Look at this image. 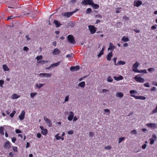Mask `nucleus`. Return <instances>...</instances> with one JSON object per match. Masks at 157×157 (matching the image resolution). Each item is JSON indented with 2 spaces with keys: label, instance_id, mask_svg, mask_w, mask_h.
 <instances>
[{
  "label": "nucleus",
  "instance_id": "nucleus-17",
  "mask_svg": "<svg viewBox=\"0 0 157 157\" xmlns=\"http://www.w3.org/2000/svg\"><path fill=\"white\" fill-rule=\"evenodd\" d=\"M79 66H76L75 67H71L70 68V70L71 71H76L79 69Z\"/></svg>",
  "mask_w": 157,
  "mask_h": 157
},
{
  "label": "nucleus",
  "instance_id": "nucleus-4",
  "mask_svg": "<svg viewBox=\"0 0 157 157\" xmlns=\"http://www.w3.org/2000/svg\"><path fill=\"white\" fill-rule=\"evenodd\" d=\"M89 29L91 34H94L96 32L97 28L94 26L90 25L88 26Z\"/></svg>",
  "mask_w": 157,
  "mask_h": 157
},
{
  "label": "nucleus",
  "instance_id": "nucleus-1",
  "mask_svg": "<svg viewBox=\"0 0 157 157\" xmlns=\"http://www.w3.org/2000/svg\"><path fill=\"white\" fill-rule=\"evenodd\" d=\"M137 91L136 90H132L130 91V93L131 94V96L134 98L136 99H140L142 100H145L146 99V98L144 96H136L134 95H132V93H136Z\"/></svg>",
  "mask_w": 157,
  "mask_h": 157
},
{
  "label": "nucleus",
  "instance_id": "nucleus-20",
  "mask_svg": "<svg viewBox=\"0 0 157 157\" xmlns=\"http://www.w3.org/2000/svg\"><path fill=\"white\" fill-rule=\"evenodd\" d=\"M54 23L55 24L57 28L59 27L61 25L60 22L55 20L54 21Z\"/></svg>",
  "mask_w": 157,
  "mask_h": 157
},
{
  "label": "nucleus",
  "instance_id": "nucleus-35",
  "mask_svg": "<svg viewBox=\"0 0 157 157\" xmlns=\"http://www.w3.org/2000/svg\"><path fill=\"white\" fill-rule=\"evenodd\" d=\"M16 111L15 110H13L11 113L10 114V116L11 117L13 118L15 114L16 113Z\"/></svg>",
  "mask_w": 157,
  "mask_h": 157
},
{
  "label": "nucleus",
  "instance_id": "nucleus-40",
  "mask_svg": "<svg viewBox=\"0 0 157 157\" xmlns=\"http://www.w3.org/2000/svg\"><path fill=\"white\" fill-rule=\"evenodd\" d=\"M37 93H32L30 94V96L31 98H33L34 97L35 95L37 94Z\"/></svg>",
  "mask_w": 157,
  "mask_h": 157
},
{
  "label": "nucleus",
  "instance_id": "nucleus-36",
  "mask_svg": "<svg viewBox=\"0 0 157 157\" xmlns=\"http://www.w3.org/2000/svg\"><path fill=\"white\" fill-rule=\"evenodd\" d=\"M59 133L57 134L55 136V137H56V139L57 140H59L61 139V137L60 136H59Z\"/></svg>",
  "mask_w": 157,
  "mask_h": 157
},
{
  "label": "nucleus",
  "instance_id": "nucleus-46",
  "mask_svg": "<svg viewBox=\"0 0 157 157\" xmlns=\"http://www.w3.org/2000/svg\"><path fill=\"white\" fill-rule=\"evenodd\" d=\"M152 112L153 113H157V105L156 106V108L153 110Z\"/></svg>",
  "mask_w": 157,
  "mask_h": 157
},
{
  "label": "nucleus",
  "instance_id": "nucleus-5",
  "mask_svg": "<svg viewBox=\"0 0 157 157\" xmlns=\"http://www.w3.org/2000/svg\"><path fill=\"white\" fill-rule=\"evenodd\" d=\"M76 11V10H74L72 12H67L64 13H63V16L67 17H69L71 16Z\"/></svg>",
  "mask_w": 157,
  "mask_h": 157
},
{
  "label": "nucleus",
  "instance_id": "nucleus-21",
  "mask_svg": "<svg viewBox=\"0 0 157 157\" xmlns=\"http://www.w3.org/2000/svg\"><path fill=\"white\" fill-rule=\"evenodd\" d=\"M134 72H135L139 73H147V71L145 69H144V70H137V71L136 70V71H134Z\"/></svg>",
  "mask_w": 157,
  "mask_h": 157
},
{
  "label": "nucleus",
  "instance_id": "nucleus-30",
  "mask_svg": "<svg viewBox=\"0 0 157 157\" xmlns=\"http://www.w3.org/2000/svg\"><path fill=\"white\" fill-rule=\"evenodd\" d=\"M4 147L6 149L10 148V142L8 141H7L5 143V145H4Z\"/></svg>",
  "mask_w": 157,
  "mask_h": 157
},
{
  "label": "nucleus",
  "instance_id": "nucleus-18",
  "mask_svg": "<svg viewBox=\"0 0 157 157\" xmlns=\"http://www.w3.org/2000/svg\"><path fill=\"white\" fill-rule=\"evenodd\" d=\"M51 74L48 73H40V77H49L51 76Z\"/></svg>",
  "mask_w": 157,
  "mask_h": 157
},
{
  "label": "nucleus",
  "instance_id": "nucleus-15",
  "mask_svg": "<svg viewBox=\"0 0 157 157\" xmlns=\"http://www.w3.org/2000/svg\"><path fill=\"white\" fill-rule=\"evenodd\" d=\"M116 48V47L115 46L113 45V44L110 42L109 44V47L108 48V50H111V51H113Z\"/></svg>",
  "mask_w": 157,
  "mask_h": 157
},
{
  "label": "nucleus",
  "instance_id": "nucleus-12",
  "mask_svg": "<svg viewBox=\"0 0 157 157\" xmlns=\"http://www.w3.org/2000/svg\"><path fill=\"white\" fill-rule=\"evenodd\" d=\"M44 119L46 121L47 124L48 125V126L49 127H51L52 125V124L50 120L48 119L47 118L45 117H44Z\"/></svg>",
  "mask_w": 157,
  "mask_h": 157
},
{
  "label": "nucleus",
  "instance_id": "nucleus-57",
  "mask_svg": "<svg viewBox=\"0 0 157 157\" xmlns=\"http://www.w3.org/2000/svg\"><path fill=\"white\" fill-rule=\"evenodd\" d=\"M156 90V88L155 87H153L151 89V91H155Z\"/></svg>",
  "mask_w": 157,
  "mask_h": 157
},
{
  "label": "nucleus",
  "instance_id": "nucleus-26",
  "mask_svg": "<svg viewBox=\"0 0 157 157\" xmlns=\"http://www.w3.org/2000/svg\"><path fill=\"white\" fill-rule=\"evenodd\" d=\"M121 40L124 42H126L129 41L128 38L126 36H124L122 38Z\"/></svg>",
  "mask_w": 157,
  "mask_h": 157
},
{
  "label": "nucleus",
  "instance_id": "nucleus-37",
  "mask_svg": "<svg viewBox=\"0 0 157 157\" xmlns=\"http://www.w3.org/2000/svg\"><path fill=\"white\" fill-rule=\"evenodd\" d=\"M107 80L108 82H111L113 81V79L110 76H109L107 78Z\"/></svg>",
  "mask_w": 157,
  "mask_h": 157
},
{
  "label": "nucleus",
  "instance_id": "nucleus-8",
  "mask_svg": "<svg viewBox=\"0 0 157 157\" xmlns=\"http://www.w3.org/2000/svg\"><path fill=\"white\" fill-rule=\"evenodd\" d=\"M82 3L85 5H91L93 3V2L92 0H84L82 1Z\"/></svg>",
  "mask_w": 157,
  "mask_h": 157
},
{
  "label": "nucleus",
  "instance_id": "nucleus-38",
  "mask_svg": "<svg viewBox=\"0 0 157 157\" xmlns=\"http://www.w3.org/2000/svg\"><path fill=\"white\" fill-rule=\"evenodd\" d=\"M92 12V10L90 8H88L86 10V13L87 14L90 13L91 12Z\"/></svg>",
  "mask_w": 157,
  "mask_h": 157
},
{
  "label": "nucleus",
  "instance_id": "nucleus-48",
  "mask_svg": "<svg viewBox=\"0 0 157 157\" xmlns=\"http://www.w3.org/2000/svg\"><path fill=\"white\" fill-rule=\"evenodd\" d=\"M16 133H20L21 132V131L19 129H16L15 130Z\"/></svg>",
  "mask_w": 157,
  "mask_h": 157
},
{
  "label": "nucleus",
  "instance_id": "nucleus-27",
  "mask_svg": "<svg viewBox=\"0 0 157 157\" xmlns=\"http://www.w3.org/2000/svg\"><path fill=\"white\" fill-rule=\"evenodd\" d=\"M124 96L122 92H118L117 93L116 96L120 98H122Z\"/></svg>",
  "mask_w": 157,
  "mask_h": 157
},
{
  "label": "nucleus",
  "instance_id": "nucleus-43",
  "mask_svg": "<svg viewBox=\"0 0 157 157\" xmlns=\"http://www.w3.org/2000/svg\"><path fill=\"white\" fill-rule=\"evenodd\" d=\"M4 81L3 80H0V87H2L3 85L4 84Z\"/></svg>",
  "mask_w": 157,
  "mask_h": 157
},
{
  "label": "nucleus",
  "instance_id": "nucleus-59",
  "mask_svg": "<svg viewBox=\"0 0 157 157\" xmlns=\"http://www.w3.org/2000/svg\"><path fill=\"white\" fill-rule=\"evenodd\" d=\"M94 135V133L93 132H90L89 133V136H90L92 137Z\"/></svg>",
  "mask_w": 157,
  "mask_h": 157
},
{
  "label": "nucleus",
  "instance_id": "nucleus-47",
  "mask_svg": "<svg viewBox=\"0 0 157 157\" xmlns=\"http://www.w3.org/2000/svg\"><path fill=\"white\" fill-rule=\"evenodd\" d=\"M147 70L149 72L152 71H155L154 69L153 68H149Z\"/></svg>",
  "mask_w": 157,
  "mask_h": 157
},
{
  "label": "nucleus",
  "instance_id": "nucleus-55",
  "mask_svg": "<svg viewBox=\"0 0 157 157\" xmlns=\"http://www.w3.org/2000/svg\"><path fill=\"white\" fill-rule=\"evenodd\" d=\"M23 49L24 50L27 51L29 50V49L27 47L25 46L24 47Z\"/></svg>",
  "mask_w": 157,
  "mask_h": 157
},
{
  "label": "nucleus",
  "instance_id": "nucleus-25",
  "mask_svg": "<svg viewBox=\"0 0 157 157\" xmlns=\"http://www.w3.org/2000/svg\"><path fill=\"white\" fill-rule=\"evenodd\" d=\"M61 62L60 61H59L57 63H53L49 67H56V66H58V65H59V63H60Z\"/></svg>",
  "mask_w": 157,
  "mask_h": 157
},
{
  "label": "nucleus",
  "instance_id": "nucleus-9",
  "mask_svg": "<svg viewBox=\"0 0 157 157\" xmlns=\"http://www.w3.org/2000/svg\"><path fill=\"white\" fill-rule=\"evenodd\" d=\"M25 111L22 110L18 117L20 120L21 121L24 119L25 117Z\"/></svg>",
  "mask_w": 157,
  "mask_h": 157
},
{
  "label": "nucleus",
  "instance_id": "nucleus-7",
  "mask_svg": "<svg viewBox=\"0 0 157 157\" xmlns=\"http://www.w3.org/2000/svg\"><path fill=\"white\" fill-rule=\"evenodd\" d=\"M142 4V2L139 0H135L134 2V6L136 7H139Z\"/></svg>",
  "mask_w": 157,
  "mask_h": 157
},
{
  "label": "nucleus",
  "instance_id": "nucleus-63",
  "mask_svg": "<svg viewBox=\"0 0 157 157\" xmlns=\"http://www.w3.org/2000/svg\"><path fill=\"white\" fill-rule=\"evenodd\" d=\"M152 84L153 85H155L157 86V83L153 81L152 82Z\"/></svg>",
  "mask_w": 157,
  "mask_h": 157
},
{
  "label": "nucleus",
  "instance_id": "nucleus-19",
  "mask_svg": "<svg viewBox=\"0 0 157 157\" xmlns=\"http://www.w3.org/2000/svg\"><path fill=\"white\" fill-rule=\"evenodd\" d=\"M113 56V53L112 51L110 52L107 55V59L108 60H111V58Z\"/></svg>",
  "mask_w": 157,
  "mask_h": 157
},
{
  "label": "nucleus",
  "instance_id": "nucleus-53",
  "mask_svg": "<svg viewBox=\"0 0 157 157\" xmlns=\"http://www.w3.org/2000/svg\"><path fill=\"white\" fill-rule=\"evenodd\" d=\"M123 18L125 20L128 21L129 20V18L128 17H127L126 16H124L123 17Z\"/></svg>",
  "mask_w": 157,
  "mask_h": 157
},
{
  "label": "nucleus",
  "instance_id": "nucleus-41",
  "mask_svg": "<svg viewBox=\"0 0 157 157\" xmlns=\"http://www.w3.org/2000/svg\"><path fill=\"white\" fill-rule=\"evenodd\" d=\"M150 144L151 145L153 144L155 141L154 140L153 138H150Z\"/></svg>",
  "mask_w": 157,
  "mask_h": 157
},
{
  "label": "nucleus",
  "instance_id": "nucleus-61",
  "mask_svg": "<svg viewBox=\"0 0 157 157\" xmlns=\"http://www.w3.org/2000/svg\"><path fill=\"white\" fill-rule=\"evenodd\" d=\"M108 90L106 89H103L102 90V92L103 93H104V92H108Z\"/></svg>",
  "mask_w": 157,
  "mask_h": 157
},
{
  "label": "nucleus",
  "instance_id": "nucleus-33",
  "mask_svg": "<svg viewBox=\"0 0 157 157\" xmlns=\"http://www.w3.org/2000/svg\"><path fill=\"white\" fill-rule=\"evenodd\" d=\"M42 58L43 57L41 55L38 56L36 58V59L37 61H39V60H41L42 59Z\"/></svg>",
  "mask_w": 157,
  "mask_h": 157
},
{
  "label": "nucleus",
  "instance_id": "nucleus-14",
  "mask_svg": "<svg viewBox=\"0 0 157 157\" xmlns=\"http://www.w3.org/2000/svg\"><path fill=\"white\" fill-rule=\"evenodd\" d=\"M113 78L115 80L117 81L123 80L124 78L123 76L121 75H120L118 77L114 76Z\"/></svg>",
  "mask_w": 157,
  "mask_h": 157
},
{
  "label": "nucleus",
  "instance_id": "nucleus-56",
  "mask_svg": "<svg viewBox=\"0 0 157 157\" xmlns=\"http://www.w3.org/2000/svg\"><path fill=\"white\" fill-rule=\"evenodd\" d=\"M147 146V145L145 144H144L142 146V147L143 149H145L146 148Z\"/></svg>",
  "mask_w": 157,
  "mask_h": 157
},
{
  "label": "nucleus",
  "instance_id": "nucleus-52",
  "mask_svg": "<svg viewBox=\"0 0 157 157\" xmlns=\"http://www.w3.org/2000/svg\"><path fill=\"white\" fill-rule=\"evenodd\" d=\"M13 150L14 151L17 152V147H13Z\"/></svg>",
  "mask_w": 157,
  "mask_h": 157
},
{
  "label": "nucleus",
  "instance_id": "nucleus-29",
  "mask_svg": "<svg viewBox=\"0 0 157 157\" xmlns=\"http://www.w3.org/2000/svg\"><path fill=\"white\" fill-rule=\"evenodd\" d=\"M20 97V96L17 94H13L12 95L11 98L13 99H15L19 98Z\"/></svg>",
  "mask_w": 157,
  "mask_h": 157
},
{
  "label": "nucleus",
  "instance_id": "nucleus-50",
  "mask_svg": "<svg viewBox=\"0 0 157 157\" xmlns=\"http://www.w3.org/2000/svg\"><path fill=\"white\" fill-rule=\"evenodd\" d=\"M69 96L68 95L66 96L65 99V102L67 101L69 99Z\"/></svg>",
  "mask_w": 157,
  "mask_h": 157
},
{
  "label": "nucleus",
  "instance_id": "nucleus-44",
  "mask_svg": "<svg viewBox=\"0 0 157 157\" xmlns=\"http://www.w3.org/2000/svg\"><path fill=\"white\" fill-rule=\"evenodd\" d=\"M144 86L147 87H150L149 84L148 82H146L144 84Z\"/></svg>",
  "mask_w": 157,
  "mask_h": 157
},
{
  "label": "nucleus",
  "instance_id": "nucleus-45",
  "mask_svg": "<svg viewBox=\"0 0 157 157\" xmlns=\"http://www.w3.org/2000/svg\"><path fill=\"white\" fill-rule=\"evenodd\" d=\"M111 146H108L105 147V149L108 150L111 149Z\"/></svg>",
  "mask_w": 157,
  "mask_h": 157
},
{
  "label": "nucleus",
  "instance_id": "nucleus-2",
  "mask_svg": "<svg viewBox=\"0 0 157 157\" xmlns=\"http://www.w3.org/2000/svg\"><path fill=\"white\" fill-rule=\"evenodd\" d=\"M67 40L68 42L70 43L75 44V41L73 36L71 35H69L67 36Z\"/></svg>",
  "mask_w": 157,
  "mask_h": 157
},
{
  "label": "nucleus",
  "instance_id": "nucleus-51",
  "mask_svg": "<svg viewBox=\"0 0 157 157\" xmlns=\"http://www.w3.org/2000/svg\"><path fill=\"white\" fill-rule=\"evenodd\" d=\"M131 133L133 134L136 135L137 134V132L135 130H133L131 131Z\"/></svg>",
  "mask_w": 157,
  "mask_h": 157
},
{
  "label": "nucleus",
  "instance_id": "nucleus-3",
  "mask_svg": "<svg viewBox=\"0 0 157 157\" xmlns=\"http://www.w3.org/2000/svg\"><path fill=\"white\" fill-rule=\"evenodd\" d=\"M135 80L138 82L140 83H143L145 81V79L138 75L136 76L134 78Z\"/></svg>",
  "mask_w": 157,
  "mask_h": 157
},
{
  "label": "nucleus",
  "instance_id": "nucleus-16",
  "mask_svg": "<svg viewBox=\"0 0 157 157\" xmlns=\"http://www.w3.org/2000/svg\"><path fill=\"white\" fill-rule=\"evenodd\" d=\"M60 52V51L58 48H56L54 49L53 54L54 55H58Z\"/></svg>",
  "mask_w": 157,
  "mask_h": 157
},
{
  "label": "nucleus",
  "instance_id": "nucleus-49",
  "mask_svg": "<svg viewBox=\"0 0 157 157\" xmlns=\"http://www.w3.org/2000/svg\"><path fill=\"white\" fill-rule=\"evenodd\" d=\"M74 133V131L72 130H71L68 131V134H72Z\"/></svg>",
  "mask_w": 157,
  "mask_h": 157
},
{
  "label": "nucleus",
  "instance_id": "nucleus-10",
  "mask_svg": "<svg viewBox=\"0 0 157 157\" xmlns=\"http://www.w3.org/2000/svg\"><path fill=\"white\" fill-rule=\"evenodd\" d=\"M70 114L68 117V120L69 121H71L73 119L74 116V113L72 111H70L69 112Z\"/></svg>",
  "mask_w": 157,
  "mask_h": 157
},
{
  "label": "nucleus",
  "instance_id": "nucleus-31",
  "mask_svg": "<svg viewBox=\"0 0 157 157\" xmlns=\"http://www.w3.org/2000/svg\"><path fill=\"white\" fill-rule=\"evenodd\" d=\"M92 5L93 8L94 9H97L99 7V6L98 4H94L93 2L92 3Z\"/></svg>",
  "mask_w": 157,
  "mask_h": 157
},
{
  "label": "nucleus",
  "instance_id": "nucleus-54",
  "mask_svg": "<svg viewBox=\"0 0 157 157\" xmlns=\"http://www.w3.org/2000/svg\"><path fill=\"white\" fill-rule=\"evenodd\" d=\"M11 139H12V142L13 143H15V142L16 140V138H15V137L12 138Z\"/></svg>",
  "mask_w": 157,
  "mask_h": 157
},
{
  "label": "nucleus",
  "instance_id": "nucleus-23",
  "mask_svg": "<svg viewBox=\"0 0 157 157\" xmlns=\"http://www.w3.org/2000/svg\"><path fill=\"white\" fill-rule=\"evenodd\" d=\"M78 85L80 87L82 88H84L85 86V82L84 81L78 84Z\"/></svg>",
  "mask_w": 157,
  "mask_h": 157
},
{
  "label": "nucleus",
  "instance_id": "nucleus-13",
  "mask_svg": "<svg viewBox=\"0 0 157 157\" xmlns=\"http://www.w3.org/2000/svg\"><path fill=\"white\" fill-rule=\"evenodd\" d=\"M40 128L42 130L41 132L43 135H46L48 133V130L47 129H44L43 127L40 126Z\"/></svg>",
  "mask_w": 157,
  "mask_h": 157
},
{
  "label": "nucleus",
  "instance_id": "nucleus-39",
  "mask_svg": "<svg viewBox=\"0 0 157 157\" xmlns=\"http://www.w3.org/2000/svg\"><path fill=\"white\" fill-rule=\"evenodd\" d=\"M124 137H121L119 138L118 139V143H120L123 140H124Z\"/></svg>",
  "mask_w": 157,
  "mask_h": 157
},
{
  "label": "nucleus",
  "instance_id": "nucleus-28",
  "mask_svg": "<svg viewBox=\"0 0 157 157\" xmlns=\"http://www.w3.org/2000/svg\"><path fill=\"white\" fill-rule=\"evenodd\" d=\"M2 67L5 71H8L9 70V68L6 64L3 65L2 66Z\"/></svg>",
  "mask_w": 157,
  "mask_h": 157
},
{
  "label": "nucleus",
  "instance_id": "nucleus-22",
  "mask_svg": "<svg viewBox=\"0 0 157 157\" xmlns=\"http://www.w3.org/2000/svg\"><path fill=\"white\" fill-rule=\"evenodd\" d=\"M48 60H42L40 61H37V63L38 64H43L45 63H48Z\"/></svg>",
  "mask_w": 157,
  "mask_h": 157
},
{
  "label": "nucleus",
  "instance_id": "nucleus-32",
  "mask_svg": "<svg viewBox=\"0 0 157 157\" xmlns=\"http://www.w3.org/2000/svg\"><path fill=\"white\" fill-rule=\"evenodd\" d=\"M4 128L2 126L0 127V133L2 135L4 134Z\"/></svg>",
  "mask_w": 157,
  "mask_h": 157
},
{
  "label": "nucleus",
  "instance_id": "nucleus-24",
  "mask_svg": "<svg viewBox=\"0 0 157 157\" xmlns=\"http://www.w3.org/2000/svg\"><path fill=\"white\" fill-rule=\"evenodd\" d=\"M105 49V47L104 46L101 49V50L100 52V53L98 55V57H100L103 54L104 51Z\"/></svg>",
  "mask_w": 157,
  "mask_h": 157
},
{
  "label": "nucleus",
  "instance_id": "nucleus-34",
  "mask_svg": "<svg viewBox=\"0 0 157 157\" xmlns=\"http://www.w3.org/2000/svg\"><path fill=\"white\" fill-rule=\"evenodd\" d=\"M125 63V62L120 60L118 62L117 65H124Z\"/></svg>",
  "mask_w": 157,
  "mask_h": 157
},
{
  "label": "nucleus",
  "instance_id": "nucleus-58",
  "mask_svg": "<svg viewBox=\"0 0 157 157\" xmlns=\"http://www.w3.org/2000/svg\"><path fill=\"white\" fill-rule=\"evenodd\" d=\"M121 8H117V9H116V12L117 13H119L121 11L120 10V9Z\"/></svg>",
  "mask_w": 157,
  "mask_h": 157
},
{
  "label": "nucleus",
  "instance_id": "nucleus-60",
  "mask_svg": "<svg viewBox=\"0 0 157 157\" xmlns=\"http://www.w3.org/2000/svg\"><path fill=\"white\" fill-rule=\"evenodd\" d=\"M156 25L152 26L151 27V28L153 29H156Z\"/></svg>",
  "mask_w": 157,
  "mask_h": 157
},
{
  "label": "nucleus",
  "instance_id": "nucleus-64",
  "mask_svg": "<svg viewBox=\"0 0 157 157\" xmlns=\"http://www.w3.org/2000/svg\"><path fill=\"white\" fill-rule=\"evenodd\" d=\"M152 138L153 139H154L155 140L156 139V136L155 134H153L152 135Z\"/></svg>",
  "mask_w": 157,
  "mask_h": 157
},
{
  "label": "nucleus",
  "instance_id": "nucleus-6",
  "mask_svg": "<svg viewBox=\"0 0 157 157\" xmlns=\"http://www.w3.org/2000/svg\"><path fill=\"white\" fill-rule=\"evenodd\" d=\"M147 127L149 128H152L154 129L157 128V125L155 124L154 123H147L146 124Z\"/></svg>",
  "mask_w": 157,
  "mask_h": 157
},
{
  "label": "nucleus",
  "instance_id": "nucleus-42",
  "mask_svg": "<svg viewBox=\"0 0 157 157\" xmlns=\"http://www.w3.org/2000/svg\"><path fill=\"white\" fill-rule=\"evenodd\" d=\"M44 84H42V83H40L39 85H38V84H37L36 85V87H37L39 89L41 88V87H42L43 86Z\"/></svg>",
  "mask_w": 157,
  "mask_h": 157
},
{
  "label": "nucleus",
  "instance_id": "nucleus-11",
  "mask_svg": "<svg viewBox=\"0 0 157 157\" xmlns=\"http://www.w3.org/2000/svg\"><path fill=\"white\" fill-rule=\"evenodd\" d=\"M139 63H138V62H136L133 65H132V69L133 71H134L136 70H138L137 69V68L139 66Z\"/></svg>",
  "mask_w": 157,
  "mask_h": 157
},
{
  "label": "nucleus",
  "instance_id": "nucleus-62",
  "mask_svg": "<svg viewBox=\"0 0 157 157\" xmlns=\"http://www.w3.org/2000/svg\"><path fill=\"white\" fill-rule=\"evenodd\" d=\"M41 135L40 133H38L37 134V136L38 138H40L41 137Z\"/></svg>",
  "mask_w": 157,
  "mask_h": 157
}]
</instances>
